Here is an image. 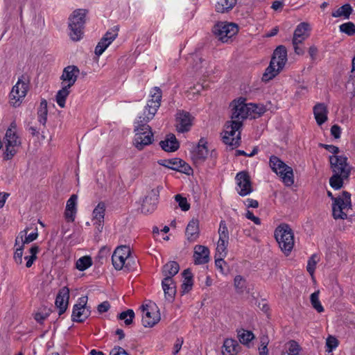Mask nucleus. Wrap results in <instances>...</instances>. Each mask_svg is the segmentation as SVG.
Returning <instances> with one entry per match:
<instances>
[{"instance_id": "4d7b16f0", "label": "nucleus", "mask_w": 355, "mask_h": 355, "mask_svg": "<svg viewBox=\"0 0 355 355\" xmlns=\"http://www.w3.org/2000/svg\"><path fill=\"white\" fill-rule=\"evenodd\" d=\"M119 28L114 26L112 29L107 31L103 35L104 40H107L112 43L118 36Z\"/></svg>"}, {"instance_id": "e2e57ef3", "label": "nucleus", "mask_w": 355, "mask_h": 355, "mask_svg": "<svg viewBox=\"0 0 355 355\" xmlns=\"http://www.w3.org/2000/svg\"><path fill=\"white\" fill-rule=\"evenodd\" d=\"M110 355H130L123 348L114 347L110 352Z\"/></svg>"}, {"instance_id": "e433bc0d", "label": "nucleus", "mask_w": 355, "mask_h": 355, "mask_svg": "<svg viewBox=\"0 0 355 355\" xmlns=\"http://www.w3.org/2000/svg\"><path fill=\"white\" fill-rule=\"evenodd\" d=\"M282 69H279L275 64H272L270 61L269 66L266 69L262 76V80L268 82L275 78Z\"/></svg>"}, {"instance_id": "4c0bfd02", "label": "nucleus", "mask_w": 355, "mask_h": 355, "mask_svg": "<svg viewBox=\"0 0 355 355\" xmlns=\"http://www.w3.org/2000/svg\"><path fill=\"white\" fill-rule=\"evenodd\" d=\"M47 114V102L45 99H43L40 102V105L37 111V120L43 125H45L46 123Z\"/></svg>"}, {"instance_id": "412c9836", "label": "nucleus", "mask_w": 355, "mask_h": 355, "mask_svg": "<svg viewBox=\"0 0 355 355\" xmlns=\"http://www.w3.org/2000/svg\"><path fill=\"white\" fill-rule=\"evenodd\" d=\"M309 24L306 22L299 24L293 33V44L303 43L309 36Z\"/></svg>"}, {"instance_id": "b1692460", "label": "nucleus", "mask_w": 355, "mask_h": 355, "mask_svg": "<svg viewBox=\"0 0 355 355\" xmlns=\"http://www.w3.org/2000/svg\"><path fill=\"white\" fill-rule=\"evenodd\" d=\"M313 114L317 123L319 125H322L327 121L328 109L324 103H317L313 107Z\"/></svg>"}, {"instance_id": "603ef678", "label": "nucleus", "mask_w": 355, "mask_h": 355, "mask_svg": "<svg viewBox=\"0 0 355 355\" xmlns=\"http://www.w3.org/2000/svg\"><path fill=\"white\" fill-rule=\"evenodd\" d=\"M219 240L229 241V231L224 220L220 222L218 228Z\"/></svg>"}, {"instance_id": "bf43d9fd", "label": "nucleus", "mask_w": 355, "mask_h": 355, "mask_svg": "<svg viewBox=\"0 0 355 355\" xmlns=\"http://www.w3.org/2000/svg\"><path fill=\"white\" fill-rule=\"evenodd\" d=\"M338 345V340L334 336H329L326 341V346L327 347V351L331 352L333 349H336Z\"/></svg>"}, {"instance_id": "7c9ffc66", "label": "nucleus", "mask_w": 355, "mask_h": 355, "mask_svg": "<svg viewBox=\"0 0 355 355\" xmlns=\"http://www.w3.org/2000/svg\"><path fill=\"white\" fill-rule=\"evenodd\" d=\"M236 3L237 0H219L215 5V10L218 13H227Z\"/></svg>"}, {"instance_id": "13d9d810", "label": "nucleus", "mask_w": 355, "mask_h": 355, "mask_svg": "<svg viewBox=\"0 0 355 355\" xmlns=\"http://www.w3.org/2000/svg\"><path fill=\"white\" fill-rule=\"evenodd\" d=\"M23 251H24V245H19L18 248H16V250L14 253L13 259L15 263L18 265H21L23 263L22 257H23Z\"/></svg>"}, {"instance_id": "473e14b6", "label": "nucleus", "mask_w": 355, "mask_h": 355, "mask_svg": "<svg viewBox=\"0 0 355 355\" xmlns=\"http://www.w3.org/2000/svg\"><path fill=\"white\" fill-rule=\"evenodd\" d=\"M180 270V266L178 262L171 261L166 263L162 268V274L165 277L173 278Z\"/></svg>"}, {"instance_id": "5701e85b", "label": "nucleus", "mask_w": 355, "mask_h": 355, "mask_svg": "<svg viewBox=\"0 0 355 355\" xmlns=\"http://www.w3.org/2000/svg\"><path fill=\"white\" fill-rule=\"evenodd\" d=\"M208 155V149L207 147V141L205 139L201 138L199 140L198 146L192 152V159L195 162H203Z\"/></svg>"}, {"instance_id": "864d4df0", "label": "nucleus", "mask_w": 355, "mask_h": 355, "mask_svg": "<svg viewBox=\"0 0 355 355\" xmlns=\"http://www.w3.org/2000/svg\"><path fill=\"white\" fill-rule=\"evenodd\" d=\"M318 261V256L315 254H312L308 260L306 270L311 275H313L315 272Z\"/></svg>"}, {"instance_id": "1a4fd4ad", "label": "nucleus", "mask_w": 355, "mask_h": 355, "mask_svg": "<svg viewBox=\"0 0 355 355\" xmlns=\"http://www.w3.org/2000/svg\"><path fill=\"white\" fill-rule=\"evenodd\" d=\"M151 98L148 101L144 107L142 116H146L147 119H153L161 105L162 92L159 87H155L150 92Z\"/></svg>"}, {"instance_id": "774afa93", "label": "nucleus", "mask_w": 355, "mask_h": 355, "mask_svg": "<svg viewBox=\"0 0 355 355\" xmlns=\"http://www.w3.org/2000/svg\"><path fill=\"white\" fill-rule=\"evenodd\" d=\"M331 134L336 139L340 138L341 134L340 127L338 125H332L331 128Z\"/></svg>"}, {"instance_id": "4be33fe9", "label": "nucleus", "mask_w": 355, "mask_h": 355, "mask_svg": "<svg viewBox=\"0 0 355 355\" xmlns=\"http://www.w3.org/2000/svg\"><path fill=\"white\" fill-rule=\"evenodd\" d=\"M272 64H275L279 69H282L287 61V51L284 46H279L274 51L271 58Z\"/></svg>"}, {"instance_id": "6e6d98bb", "label": "nucleus", "mask_w": 355, "mask_h": 355, "mask_svg": "<svg viewBox=\"0 0 355 355\" xmlns=\"http://www.w3.org/2000/svg\"><path fill=\"white\" fill-rule=\"evenodd\" d=\"M175 199L182 211H186L190 209V205L186 198L182 197L180 194H177Z\"/></svg>"}, {"instance_id": "8fccbe9b", "label": "nucleus", "mask_w": 355, "mask_h": 355, "mask_svg": "<svg viewBox=\"0 0 355 355\" xmlns=\"http://www.w3.org/2000/svg\"><path fill=\"white\" fill-rule=\"evenodd\" d=\"M135 318V313L132 309H128L125 311L121 312L118 318L119 320H124L126 325H130L132 323L133 318Z\"/></svg>"}, {"instance_id": "6ab92c4d", "label": "nucleus", "mask_w": 355, "mask_h": 355, "mask_svg": "<svg viewBox=\"0 0 355 355\" xmlns=\"http://www.w3.org/2000/svg\"><path fill=\"white\" fill-rule=\"evenodd\" d=\"M106 206L104 202H99L93 210L94 225L97 230L101 232L103 228L104 218L105 214Z\"/></svg>"}, {"instance_id": "9d476101", "label": "nucleus", "mask_w": 355, "mask_h": 355, "mask_svg": "<svg viewBox=\"0 0 355 355\" xmlns=\"http://www.w3.org/2000/svg\"><path fill=\"white\" fill-rule=\"evenodd\" d=\"M246 99L240 98L238 100H234L231 103L232 107V116L231 118L235 121H241L248 117H250V106L249 103H246Z\"/></svg>"}, {"instance_id": "c85d7f7f", "label": "nucleus", "mask_w": 355, "mask_h": 355, "mask_svg": "<svg viewBox=\"0 0 355 355\" xmlns=\"http://www.w3.org/2000/svg\"><path fill=\"white\" fill-rule=\"evenodd\" d=\"M162 148L166 152H174L179 148V142L173 134L168 135L166 139L159 142Z\"/></svg>"}, {"instance_id": "cd10ccee", "label": "nucleus", "mask_w": 355, "mask_h": 355, "mask_svg": "<svg viewBox=\"0 0 355 355\" xmlns=\"http://www.w3.org/2000/svg\"><path fill=\"white\" fill-rule=\"evenodd\" d=\"M77 196L72 195L67 202L64 216L68 221L73 222L76 213Z\"/></svg>"}, {"instance_id": "ddd939ff", "label": "nucleus", "mask_w": 355, "mask_h": 355, "mask_svg": "<svg viewBox=\"0 0 355 355\" xmlns=\"http://www.w3.org/2000/svg\"><path fill=\"white\" fill-rule=\"evenodd\" d=\"M236 190L241 196H245L253 191L250 177L248 172L241 171L235 177Z\"/></svg>"}, {"instance_id": "a211bd4d", "label": "nucleus", "mask_w": 355, "mask_h": 355, "mask_svg": "<svg viewBox=\"0 0 355 355\" xmlns=\"http://www.w3.org/2000/svg\"><path fill=\"white\" fill-rule=\"evenodd\" d=\"M69 300V289L67 286L60 288L57 294L55 304L59 309V315H62L68 307Z\"/></svg>"}, {"instance_id": "0eeeda50", "label": "nucleus", "mask_w": 355, "mask_h": 355, "mask_svg": "<svg viewBox=\"0 0 355 355\" xmlns=\"http://www.w3.org/2000/svg\"><path fill=\"white\" fill-rule=\"evenodd\" d=\"M349 209H352L351 194L345 191L332 203V216L336 220L345 219Z\"/></svg>"}, {"instance_id": "ea45409f", "label": "nucleus", "mask_w": 355, "mask_h": 355, "mask_svg": "<svg viewBox=\"0 0 355 355\" xmlns=\"http://www.w3.org/2000/svg\"><path fill=\"white\" fill-rule=\"evenodd\" d=\"M249 106H250L251 119L259 118L266 111V108L262 104L249 103Z\"/></svg>"}, {"instance_id": "69168bd1", "label": "nucleus", "mask_w": 355, "mask_h": 355, "mask_svg": "<svg viewBox=\"0 0 355 355\" xmlns=\"http://www.w3.org/2000/svg\"><path fill=\"white\" fill-rule=\"evenodd\" d=\"M110 308V304L109 302L104 301L100 304L98 305L97 310L99 313H103L107 312Z\"/></svg>"}, {"instance_id": "393cba45", "label": "nucleus", "mask_w": 355, "mask_h": 355, "mask_svg": "<svg viewBox=\"0 0 355 355\" xmlns=\"http://www.w3.org/2000/svg\"><path fill=\"white\" fill-rule=\"evenodd\" d=\"M199 234V221L197 219H192L187 226L186 236L190 242H193L198 238Z\"/></svg>"}, {"instance_id": "c03bdc74", "label": "nucleus", "mask_w": 355, "mask_h": 355, "mask_svg": "<svg viewBox=\"0 0 355 355\" xmlns=\"http://www.w3.org/2000/svg\"><path fill=\"white\" fill-rule=\"evenodd\" d=\"M92 265V259L89 256H84L76 261V267L80 271H84Z\"/></svg>"}, {"instance_id": "79ce46f5", "label": "nucleus", "mask_w": 355, "mask_h": 355, "mask_svg": "<svg viewBox=\"0 0 355 355\" xmlns=\"http://www.w3.org/2000/svg\"><path fill=\"white\" fill-rule=\"evenodd\" d=\"M352 12V6L349 4L347 3L338 8L335 12H332V16L334 17H344L345 18L348 19Z\"/></svg>"}, {"instance_id": "de8ad7c7", "label": "nucleus", "mask_w": 355, "mask_h": 355, "mask_svg": "<svg viewBox=\"0 0 355 355\" xmlns=\"http://www.w3.org/2000/svg\"><path fill=\"white\" fill-rule=\"evenodd\" d=\"M234 284L238 293H243L246 288V280L241 275H236L234 277Z\"/></svg>"}, {"instance_id": "6e6552de", "label": "nucleus", "mask_w": 355, "mask_h": 355, "mask_svg": "<svg viewBox=\"0 0 355 355\" xmlns=\"http://www.w3.org/2000/svg\"><path fill=\"white\" fill-rule=\"evenodd\" d=\"M17 125L15 122H12L10 127L6 130L5 135L6 150L3 155L5 160L11 159L17 153V147L21 144V141L16 132Z\"/></svg>"}, {"instance_id": "5fc2aeb1", "label": "nucleus", "mask_w": 355, "mask_h": 355, "mask_svg": "<svg viewBox=\"0 0 355 355\" xmlns=\"http://www.w3.org/2000/svg\"><path fill=\"white\" fill-rule=\"evenodd\" d=\"M110 44V42L104 40V38L102 37L95 48V54L98 56L103 54Z\"/></svg>"}, {"instance_id": "a878e982", "label": "nucleus", "mask_w": 355, "mask_h": 355, "mask_svg": "<svg viewBox=\"0 0 355 355\" xmlns=\"http://www.w3.org/2000/svg\"><path fill=\"white\" fill-rule=\"evenodd\" d=\"M162 284L166 298L171 301L176 293V286L173 278L164 277Z\"/></svg>"}, {"instance_id": "4468645a", "label": "nucleus", "mask_w": 355, "mask_h": 355, "mask_svg": "<svg viewBox=\"0 0 355 355\" xmlns=\"http://www.w3.org/2000/svg\"><path fill=\"white\" fill-rule=\"evenodd\" d=\"M161 189L162 187L158 186L149 191L141 204V211L142 213L149 214L156 209Z\"/></svg>"}, {"instance_id": "a18cd8bd", "label": "nucleus", "mask_w": 355, "mask_h": 355, "mask_svg": "<svg viewBox=\"0 0 355 355\" xmlns=\"http://www.w3.org/2000/svg\"><path fill=\"white\" fill-rule=\"evenodd\" d=\"M125 261L123 258L119 256V251L114 252L112 256V261L113 266L116 270H121L123 267L126 268Z\"/></svg>"}, {"instance_id": "dca6fc26", "label": "nucleus", "mask_w": 355, "mask_h": 355, "mask_svg": "<svg viewBox=\"0 0 355 355\" xmlns=\"http://www.w3.org/2000/svg\"><path fill=\"white\" fill-rule=\"evenodd\" d=\"M159 164L166 168L189 175L192 171L191 166L184 160L180 158L164 159L159 162Z\"/></svg>"}, {"instance_id": "58836bf2", "label": "nucleus", "mask_w": 355, "mask_h": 355, "mask_svg": "<svg viewBox=\"0 0 355 355\" xmlns=\"http://www.w3.org/2000/svg\"><path fill=\"white\" fill-rule=\"evenodd\" d=\"M237 336L240 343L243 345H248L254 338V335L252 331L243 329L237 331Z\"/></svg>"}, {"instance_id": "0e129e2a", "label": "nucleus", "mask_w": 355, "mask_h": 355, "mask_svg": "<svg viewBox=\"0 0 355 355\" xmlns=\"http://www.w3.org/2000/svg\"><path fill=\"white\" fill-rule=\"evenodd\" d=\"M309 54L312 62H314L318 55V49L315 45H312L309 49Z\"/></svg>"}, {"instance_id": "338daca9", "label": "nucleus", "mask_w": 355, "mask_h": 355, "mask_svg": "<svg viewBox=\"0 0 355 355\" xmlns=\"http://www.w3.org/2000/svg\"><path fill=\"white\" fill-rule=\"evenodd\" d=\"M183 343H184V340L182 338H178L176 339L175 343L173 346V355L177 354L180 352Z\"/></svg>"}, {"instance_id": "2f4dec72", "label": "nucleus", "mask_w": 355, "mask_h": 355, "mask_svg": "<svg viewBox=\"0 0 355 355\" xmlns=\"http://www.w3.org/2000/svg\"><path fill=\"white\" fill-rule=\"evenodd\" d=\"M182 277L184 278L183 282L181 285V293L182 295L189 292L193 287V275L190 269H186L182 272Z\"/></svg>"}, {"instance_id": "423d86ee", "label": "nucleus", "mask_w": 355, "mask_h": 355, "mask_svg": "<svg viewBox=\"0 0 355 355\" xmlns=\"http://www.w3.org/2000/svg\"><path fill=\"white\" fill-rule=\"evenodd\" d=\"M269 165L271 170L282 179L286 186L289 187L294 184L293 168L286 164L280 158L275 155H271Z\"/></svg>"}, {"instance_id": "c9c22d12", "label": "nucleus", "mask_w": 355, "mask_h": 355, "mask_svg": "<svg viewBox=\"0 0 355 355\" xmlns=\"http://www.w3.org/2000/svg\"><path fill=\"white\" fill-rule=\"evenodd\" d=\"M190 64L191 65V70L194 73L201 71L203 67V62L206 64V61L200 57L198 54H193L189 58Z\"/></svg>"}, {"instance_id": "39448f33", "label": "nucleus", "mask_w": 355, "mask_h": 355, "mask_svg": "<svg viewBox=\"0 0 355 355\" xmlns=\"http://www.w3.org/2000/svg\"><path fill=\"white\" fill-rule=\"evenodd\" d=\"M87 12L85 9H77L69 18V36L73 41H78L83 37Z\"/></svg>"}, {"instance_id": "f3484780", "label": "nucleus", "mask_w": 355, "mask_h": 355, "mask_svg": "<svg viewBox=\"0 0 355 355\" xmlns=\"http://www.w3.org/2000/svg\"><path fill=\"white\" fill-rule=\"evenodd\" d=\"M80 70L77 66L69 65L64 67L60 76L63 85L71 87L76 82Z\"/></svg>"}, {"instance_id": "f704fd0d", "label": "nucleus", "mask_w": 355, "mask_h": 355, "mask_svg": "<svg viewBox=\"0 0 355 355\" xmlns=\"http://www.w3.org/2000/svg\"><path fill=\"white\" fill-rule=\"evenodd\" d=\"M70 88L71 87H67L66 85H63L62 89L56 94V103L62 108L65 107L66 99L70 94Z\"/></svg>"}, {"instance_id": "49530a36", "label": "nucleus", "mask_w": 355, "mask_h": 355, "mask_svg": "<svg viewBox=\"0 0 355 355\" xmlns=\"http://www.w3.org/2000/svg\"><path fill=\"white\" fill-rule=\"evenodd\" d=\"M222 139L224 144L232 146V148L236 147L239 145L241 141L240 132H239L236 137H232L228 135L226 136L223 135Z\"/></svg>"}, {"instance_id": "a19ab883", "label": "nucleus", "mask_w": 355, "mask_h": 355, "mask_svg": "<svg viewBox=\"0 0 355 355\" xmlns=\"http://www.w3.org/2000/svg\"><path fill=\"white\" fill-rule=\"evenodd\" d=\"M28 228H26L24 230L21 231L19 234L21 242L22 245H25L29 243L35 239H37L38 236L37 229L35 228V232L27 235V232Z\"/></svg>"}, {"instance_id": "20e7f679", "label": "nucleus", "mask_w": 355, "mask_h": 355, "mask_svg": "<svg viewBox=\"0 0 355 355\" xmlns=\"http://www.w3.org/2000/svg\"><path fill=\"white\" fill-rule=\"evenodd\" d=\"M275 238L282 251L288 256L294 247V234L290 226L281 224L275 230Z\"/></svg>"}, {"instance_id": "aec40b11", "label": "nucleus", "mask_w": 355, "mask_h": 355, "mask_svg": "<svg viewBox=\"0 0 355 355\" xmlns=\"http://www.w3.org/2000/svg\"><path fill=\"white\" fill-rule=\"evenodd\" d=\"M148 305H143L142 324L145 327H152L160 320L158 311H150Z\"/></svg>"}, {"instance_id": "72a5a7b5", "label": "nucleus", "mask_w": 355, "mask_h": 355, "mask_svg": "<svg viewBox=\"0 0 355 355\" xmlns=\"http://www.w3.org/2000/svg\"><path fill=\"white\" fill-rule=\"evenodd\" d=\"M243 123L241 121H235L232 119L231 121L227 122L225 124V130L223 132V135L236 137L235 134L242 127Z\"/></svg>"}, {"instance_id": "9b49d317", "label": "nucleus", "mask_w": 355, "mask_h": 355, "mask_svg": "<svg viewBox=\"0 0 355 355\" xmlns=\"http://www.w3.org/2000/svg\"><path fill=\"white\" fill-rule=\"evenodd\" d=\"M238 31L237 25L234 23L218 22L213 28L214 34L223 42H227Z\"/></svg>"}, {"instance_id": "7ed1b4c3", "label": "nucleus", "mask_w": 355, "mask_h": 355, "mask_svg": "<svg viewBox=\"0 0 355 355\" xmlns=\"http://www.w3.org/2000/svg\"><path fill=\"white\" fill-rule=\"evenodd\" d=\"M29 84L30 80L26 74H22L18 78L9 94V103L11 106L18 107L21 105L27 95Z\"/></svg>"}, {"instance_id": "f8f14e48", "label": "nucleus", "mask_w": 355, "mask_h": 355, "mask_svg": "<svg viewBox=\"0 0 355 355\" xmlns=\"http://www.w3.org/2000/svg\"><path fill=\"white\" fill-rule=\"evenodd\" d=\"M87 302V297H80L78 303L73 307L71 320L73 322H83L91 313L90 308L86 306Z\"/></svg>"}, {"instance_id": "09e8293b", "label": "nucleus", "mask_w": 355, "mask_h": 355, "mask_svg": "<svg viewBox=\"0 0 355 355\" xmlns=\"http://www.w3.org/2000/svg\"><path fill=\"white\" fill-rule=\"evenodd\" d=\"M311 302L313 307L318 312L322 313L324 311V308L319 300V292L316 291L313 293L310 297Z\"/></svg>"}, {"instance_id": "f257e3e1", "label": "nucleus", "mask_w": 355, "mask_h": 355, "mask_svg": "<svg viewBox=\"0 0 355 355\" xmlns=\"http://www.w3.org/2000/svg\"><path fill=\"white\" fill-rule=\"evenodd\" d=\"M329 162L333 172L329 184L334 189L338 190L349 181L352 167L347 162V157L343 155H331Z\"/></svg>"}, {"instance_id": "bb28decb", "label": "nucleus", "mask_w": 355, "mask_h": 355, "mask_svg": "<svg viewBox=\"0 0 355 355\" xmlns=\"http://www.w3.org/2000/svg\"><path fill=\"white\" fill-rule=\"evenodd\" d=\"M209 250L203 245H196L195 247L194 257L197 264H205L209 260Z\"/></svg>"}, {"instance_id": "2eb2a0df", "label": "nucleus", "mask_w": 355, "mask_h": 355, "mask_svg": "<svg viewBox=\"0 0 355 355\" xmlns=\"http://www.w3.org/2000/svg\"><path fill=\"white\" fill-rule=\"evenodd\" d=\"M193 117L184 110H179L176 114L175 127L179 132H186L190 130L193 124Z\"/></svg>"}, {"instance_id": "37998d69", "label": "nucleus", "mask_w": 355, "mask_h": 355, "mask_svg": "<svg viewBox=\"0 0 355 355\" xmlns=\"http://www.w3.org/2000/svg\"><path fill=\"white\" fill-rule=\"evenodd\" d=\"M300 346L295 340H290L286 345V351L282 352V355H300Z\"/></svg>"}, {"instance_id": "c756f323", "label": "nucleus", "mask_w": 355, "mask_h": 355, "mask_svg": "<svg viewBox=\"0 0 355 355\" xmlns=\"http://www.w3.org/2000/svg\"><path fill=\"white\" fill-rule=\"evenodd\" d=\"M239 348V345L236 340L227 338L223 343L222 354L223 355H236Z\"/></svg>"}, {"instance_id": "f03ea898", "label": "nucleus", "mask_w": 355, "mask_h": 355, "mask_svg": "<svg viewBox=\"0 0 355 355\" xmlns=\"http://www.w3.org/2000/svg\"><path fill=\"white\" fill-rule=\"evenodd\" d=\"M151 119H147L146 116H139L134 122V146L139 150H141L145 146H149L154 141V135L148 122Z\"/></svg>"}, {"instance_id": "3c124183", "label": "nucleus", "mask_w": 355, "mask_h": 355, "mask_svg": "<svg viewBox=\"0 0 355 355\" xmlns=\"http://www.w3.org/2000/svg\"><path fill=\"white\" fill-rule=\"evenodd\" d=\"M340 31L352 36L355 34V24L351 21L342 24L340 26Z\"/></svg>"}, {"instance_id": "680f3d73", "label": "nucleus", "mask_w": 355, "mask_h": 355, "mask_svg": "<svg viewBox=\"0 0 355 355\" xmlns=\"http://www.w3.org/2000/svg\"><path fill=\"white\" fill-rule=\"evenodd\" d=\"M228 243H229V241H225L224 240H223V241L218 240V242L217 244V248H216L217 252L219 253L220 254H223V256H225L226 255V250H227Z\"/></svg>"}, {"instance_id": "052dcab7", "label": "nucleus", "mask_w": 355, "mask_h": 355, "mask_svg": "<svg viewBox=\"0 0 355 355\" xmlns=\"http://www.w3.org/2000/svg\"><path fill=\"white\" fill-rule=\"evenodd\" d=\"M115 251H119V256L126 260L130 255V250L129 247L125 245L116 248Z\"/></svg>"}]
</instances>
